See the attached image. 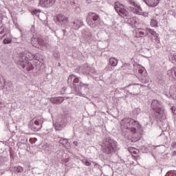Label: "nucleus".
Masks as SVG:
<instances>
[{
    "mask_svg": "<svg viewBox=\"0 0 176 176\" xmlns=\"http://www.w3.org/2000/svg\"><path fill=\"white\" fill-rule=\"evenodd\" d=\"M121 124H123L128 129V131L133 135V138H134L135 135H137L138 130L141 129L140 122L133 118H124L122 120Z\"/></svg>",
    "mask_w": 176,
    "mask_h": 176,
    "instance_id": "1",
    "label": "nucleus"
},
{
    "mask_svg": "<svg viewBox=\"0 0 176 176\" xmlns=\"http://www.w3.org/2000/svg\"><path fill=\"white\" fill-rule=\"evenodd\" d=\"M135 32L136 34V38H144V36H146L150 34H151V36L155 38V41L157 43H160V40H159V34L156 33L155 30L151 28H136L135 30Z\"/></svg>",
    "mask_w": 176,
    "mask_h": 176,
    "instance_id": "2",
    "label": "nucleus"
},
{
    "mask_svg": "<svg viewBox=\"0 0 176 176\" xmlns=\"http://www.w3.org/2000/svg\"><path fill=\"white\" fill-rule=\"evenodd\" d=\"M102 151L106 155H111L115 153L117 149V144L115 141L111 139H106L102 143Z\"/></svg>",
    "mask_w": 176,
    "mask_h": 176,
    "instance_id": "3",
    "label": "nucleus"
},
{
    "mask_svg": "<svg viewBox=\"0 0 176 176\" xmlns=\"http://www.w3.org/2000/svg\"><path fill=\"white\" fill-rule=\"evenodd\" d=\"M87 23L91 28H96L101 23L100 16L96 12H89L86 19Z\"/></svg>",
    "mask_w": 176,
    "mask_h": 176,
    "instance_id": "4",
    "label": "nucleus"
},
{
    "mask_svg": "<svg viewBox=\"0 0 176 176\" xmlns=\"http://www.w3.org/2000/svg\"><path fill=\"white\" fill-rule=\"evenodd\" d=\"M114 9L118 13L119 16L121 17H129V11L126 10L125 7L123 4L120 3L119 1H116L114 4Z\"/></svg>",
    "mask_w": 176,
    "mask_h": 176,
    "instance_id": "5",
    "label": "nucleus"
},
{
    "mask_svg": "<svg viewBox=\"0 0 176 176\" xmlns=\"http://www.w3.org/2000/svg\"><path fill=\"white\" fill-rule=\"evenodd\" d=\"M129 5H131V7L129 8V10L132 12L134 14H138L140 16H142L144 14V12H142V8L138 3L133 0H130L129 1Z\"/></svg>",
    "mask_w": 176,
    "mask_h": 176,
    "instance_id": "6",
    "label": "nucleus"
},
{
    "mask_svg": "<svg viewBox=\"0 0 176 176\" xmlns=\"http://www.w3.org/2000/svg\"><path fill=\"white\" fill-rule=\"evenodd\" d=\"M151 109L153 111H155L156 113L160 115V112H162V107H160V103H159V100H153L151 102Z\"/></svg>",
    "mask_w": 176,
    "mask_h": 176,
    "instance_id": "7",
    "label": "nucleus"
},
{
    "mask_svg": "<svg viewBox=\"0 0 176 176\" xmlns=\"http://www.w3.org/2000/svg\"><path fill=\"white\" fill-rule=\"evenodd\" d=\"M31 123H32L31 129L34 131H39V130L42 129V124L39 122V120L33 119L31 121Z\"/></svg>",
    "mask_w": 176,
    "mask_h": 176,
    "instance_id": "8",
    "label": "nucleus"
},
{
    "mask_svg": "<svg viewBox=\"0 0 176 176\" xmlns=\"http://www.w3.org/2000/svg\"><path fill=\"white\" fill-rule=\"evenodd\" d=\"M138 72L141 74L140 78L142 83H149V77L148 76L146 72L142 69H139Z\"/></svg>",
    "mask_w": 176,
    "mask_h": 176,
    "instance_id": "9",
    "label": "nucleus"
},
{
    "mask_svg": "<svg viewBox=\"0 0 176 176\" xmlns=\"http://www.w3.org/2000/svg\"><path fill=\"white\" fill-rule=\"evenodd\" d=\"M20 64L22 68H25L27 71H32V69H34V65H32V63H30L28 60L22 61Z\"/></svg>",
    "mask_w": 176,
    "mask_h": 176,
    "instance_id": "10",
    "label": "nucleus"
},
{
    "mask_svg": "<svg viewBox=\"0 0 176 176\" xmlns=\"http://www.w3.org/2000/svg\"><path fill=\"white\" fill-rule=\"evenodd\" d=\"M39 56H41V54H39L34 55L31 52H28L26 54V58H28V60H34V61H36V63H38V61H39V59L38 58Z\"/></svg>",
    "mask_w": 176,
    "mask_h": 176,
    "instance_id": "11",
    "label": "nucleus"
},
{
    "mask_svg": "<svg viewBox=\"0 0 176 176\" xmlns=\"http://www.w3.org/2000/svg\"><path fill=\"white\" fill-rule=\"evenodd\" d=\"M145 3L148 5V6H150L151 8H155L159 5V2H160V0H144Z\"/></svg>",
    "mask_w": 176,
    "mask_h": 176,
    "instance_id": "12",
    "label": "nucleus"
},
{
    "mask_svg": "<svg viewBox=\"0 0 176 176\" xmlns=\"http://www.w3.org/2000/svg\"><path fill=\"white\" fill-rule=\"evenodd\" d=\"M56 0H39V5L43 8H46V6H49L51 3H54Z\"/></svg>",
    "mask_w": 176,
    "mask_h": 176,
    "instance_id": "13",
    "label": "nucleus"
},
{
    "mask_svg": "<svg viewBox=\"0 0 176 176\" xmlns=\"http://www.w3.org/2000/svg\"><path fill=\"white\" fill-rule=\"evenodd\" d=\"M57 21H61L62 24H68V16L63 14H58L56 16Z\"/></svg>",
    "mask_w": 176,
    "mask_h": 176,
    "instance_id": "14",
    "label": "nucleus"
},
{
    "mask_svg": "<svg viewBox=\"0 0 176 176\" xmlns=\"http://www.w3.org/2000/svg\"><path fill=\"white\" fill-rule=\"evenodd\" d=\"M83 25V22L79 19H76L73 22L72 28L73 30H79L81 26Z\"/></svg>",
    "mask_w": 176,
    "mask_h": 176,
    "instance_id": "15",
    "label": "nucleus"
},
{
    "mask_svg": "<svg viewBox=\"0 0 176 176\" xmlns=\"http://www.w3.org/2000/svg\"><path fill=\"white\" fill-rule=\"evenodd\" d=\"M50 101L52 104H61L64 101V99L63 98H51Z\"/></svg>",
    "mask_w": 176,
    "mask_h": 176,
    "instance_id": "16",
    "label": "nucleus"
},
{
    "mask_svg": "<svg viewBox=\"0 0 176 176\" xmlns=\"http://www.w3.org/2000/svg\"><path fill=\"white\" fill-rule=\"evenodd\" d=\"M109 63L111 67H116L119 63V60L116 58L111 57L109 58Z\"/></svg>",
    "mask_w": 176,
    "mask_h": 176,
    "instance_id": "17",
    "label": "nucleus"
},
{
    "mask_svg": "<svg viewBox=\"0 0 176 176\" xmlns=\"http://www.w3.org/2000/svg\"><path fill=\"white\" fill-rule=\"evenodd\" d=\"M168 75L170 76V78H173L175 79L176 78V67H173L170 70L168 71Z\"/></svg>",
    "mask_w": 176,
    "mask_h": 176,
    "instance_id": "18",
    "label": "nucleus"
},
{
    "mask_svg": "<svg viewBox=\"0 0 176 176\" xmlns=\"http://www.w3.org/2000/svg\"><path fill=\"white\" fill-rule=\"evenodd\" d=\"M73 78H74L73 80L74 83H79V78L74 74H72L69 76L68 80H71V82H72Z\"/></svg>",
    "mask_w": 176,
    "mask_h": 176,
    "instance_id": "19",
    "label": "nucleus"
},
{
    "mask_svg": "<svg viewBox=\"0 0 176 176\" xmlns=\"http://www.w3.org/2000/svg\"><path fill=\"white\" fill-rule=\"evenodd\" d=\"M3 43L4 45H9V43H12V36L9 34L8 36H7V38L3 39Z\"/></svg>",
    "mask_w": 176,
    "mask_h": 176,
    "instance_id": "20",
    "label": "nucleus"
},
{
    "mask_svg": "<svg viewBox=\"0 0 176 176\" xmlns=\"http://www.w3.org/2000/svg\"><path fill=\"white\" fill-rule=\"evenodd\" d=\"M129 152L132 154V156L137 157V154L138 153V150L133 147L129 148Z\"/></svg>",
    "mask_w": 176,
    "mask_h": 176,
    "instance_id": "21",
    "label": "nucleus"
},
{
    "mask_svg": "<svg viewBox=\"0 0 176 176\" xmlns=\"http://www.w3.org/2000/svg\"><path fill=\"white\" fill-rule=\"evenodd\" d=\"M31 43L34 47H39V43L38 38H32Z\"/></svg>",
    "mask_w": 176,
    "mask_h": 176,
    "instance_id": "22",
    "label": "nucleus"
},
{
    "mask_svg": "<svg viewBox=\"0 0 176 176\" xmlns=\"http://www.w3.org/2000/svg\"><path fill=\"white\" fill-rule=\"evenodd\" d=\"M14 173H23L24 171V168L19 166H15L14 168Z\"/></svg>",
    "mask_w": 176,
    "mask_h": 176,
    "instance_id": "23",
    "label": "nucleus"
},
{
    "mask_svg": "<svg viewBox=\"0 0 176 176\" xmlns=\"http://www.w3.org/2000/svg\"><path fill=\"white\" fill-rule=\"evenodd\" d=\"M5 31H6V29L2 28H0V39H2L6 36V34H5Z\"/></svg>",
    "mask_w": 176,
    "mask_h": 176,
    "instance_id": "24",
    "label": "nucleus"
},
{
    "mask_svg": "<svg viewBox=\"0 0 176 176\" xmlns=\"http://www.w3.org/2000/svg\"><path fill=\"white\" fill-rule=\"evenodd\" d=\"M151 27H157V21L155 19H151Z\"/></svg>",
    "mask_w": 176,
    "mask_h": 176,
    "instance_id": "25",
    "label": "nucleus"
},
{
    "mask_svg": "<svg viewBox=\"0 0 176 176\" xmlns=\"http://www.w3.org/2000/svg\"><path fill=\"white\" fill-rule=\"evenodd\" d=\"M60 123H61V126H67V123H68V120H67V118H63Z\"/></svg>",
    "mask_w": 176,
    "mask_h": 176,
    "instance_id": "26",
    "label": "nucleus"
},
{
    "mask_svg": "<svg viewBox=\"0 0 176 176\" xmlns=\"http://www.w3.org/2000/svg\"><path fill=\"white\" fill-rule=\"evenodd\" d=\"M82 162L85 166H91V163H90V162L87 161V160H82Z\"/></svg>",
    "mask_w": 176,
    "mask_h": 176,
    "instance_id": "27",
    "label": "nucleus"
},
{
    "mask_svg": "<svg viewBox=\"0 0 176 176\" xmlns=\"http://www.w3.org/2000/svg\"><path fill=\"white\" fill-rule=\"evenodd\" d=\"M166 176H176V171L173 170V171L168 172Z\"/></svg>",
    "mask_w": 176,
    "mask_h": 176,
    "instance_id": "28",
    "label": "nucleus"
},
{
    "mask_svg": "<svg viewBox=\"0 0 176 176\" xmlns=\"http://www.w3.org/2000/svg\"><path fill=\"white\" fill-rule=\"evenodd\" d=\"M43 149H49V144L45 143L43 146Z\"/></svg>",
    "mask_w": 176,
    "mask_h": 176,
    "instance_id": "29",
    "label": "nucleus"
},
{
    "mask_svg": "<svg viewBox=\"0 0 176 176\" xmlns=\"http://www.w3.org/2000/svg\"><path fill=\"white\" fill-rule=\"evenodd\" d=\"M175 109H176L175 107L173 106V107H171V110H172V112H173V113L175 112Z\"/></svg>",
    "mask_w": 176,
    "mask_h": 176,
    "instance_id": "30",
    "label": "nucleus"
},
{
    "mask_svg": "<svg viewBox=\"0 0 176 176\" xmlns=\"http://www.w3.org/2000/svg\"><path fill=\"white\" fill-rule=\"evenodd\" d=\"M63 32H65V30H63Z\"/></svg>",
    "mask_w": 176,
    "mask_h": 176,
    "instance_id": "31",
    "label": "nucleus"
},
{
    "mask_svg": "<svg viewBox=\"0 0 176 176\" xmlns=\"http://www.w3.org/2000/svg\"><path fill=\"white\" fill-rule=\"evenodd\" d=\"M82 86H85V84H82Z\"/></svg>",
    "mask_w": 176,
    "mask_h": 176,
    "instance_id": "32",
    "label": "nucleus"
}]
</instances>
